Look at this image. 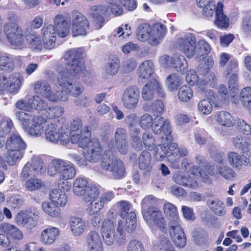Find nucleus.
I'll use <instances>...</instances> for the list:
<instances>
[{
  "mask_svg": "<svg viewBox=\"0 0 251 251\" xmlns=\"http://www.w3.org/2000/svg\"><path fill=\"white\" fill-rule=\"evenodd\" d=\"M83 52L81 49H73L65 53L64 58L67 63L65 69L58 67L57 83L62 88L58 90V97L66 96V101L69 95L77 97L84 91L83 86L77 83L74 79L79 78L88 74L82 60Z\"/></svg>",
  "mask_w": 251,
  "mask_h": 251,
  "instance_id": "1",
  "label": "nucleus"
},
{
  "mask_svg": "<svg viewBox=\"0 0 251 251\" xmlns=\"http://www.w3.org/2000/svg\"><path fill=\"white\" fill-rule=\"evenodd\" d=\"M115 222L114 220L105 219L102 223L101 234L104 243L108 246H111L116 242L118 246L126 244V236L125 230V223L121 219H118Z\"/></svg>",
  "mask_w": 251,
  "mask_h": 251,
  "instance_id": "2",
  "label": "nucleus"
},
{
  "mask_svg": "<svg viewBox=\"0 0 251 251\" xmlns=\"http://www.w3.org/2000/svg\"><path fill=\"white\" fill-rule=\"evenodd\" d=\"M108 148V149L102 155L101 167L103 170L110 172L113 178L122 179L125 176L126 173L124 163L115 156L112 151L115 150V148L112 145H109Z\"/></svg>",
  "mask_w": 251,
  "mask_h": 251,
  "instance_id": "3",
  "label": "nucleus"
},
{
  "mask_svg": "<svg viewBox=\"0 0 251 251\" xmlns=\"http://www.w3.org/2000/svg\"><path fill=\"white\" fill-rule=\"evenodd\" d=\"M141 127L144 129L151 127L152 132L157 135L164 134L166 140L170 139L172 129L170 121L162 117L158 116L153 120L152 116L148 114L142 115L139 121Z\"/></svg>",
  "mask_w": 251,
  "mask_h": 251,
  "instance_id": "4",
  "label": "nucleus"
},
{
  "mask_svg": "<svg viewBox=\"0 0 251 251\" xmlns=\"http://www.w3.org/2000/svg\"><path fill=\"white\" fill-rule=\"evenodd\" d=\"M83 132L86 133V137L78 140V146L86 148L84 156L87 160L92 163L97 162L100 157L102 158V147L97 139H89L91 132L88 127H85Z\"/></svg>",
  "mask_w": 251,
  "mask_h": 251,
  "instance_id": "5",
  "label": "nucleus"
},
{
  "mask_svg": "<svg viewBox=\"0 0 251 251\" xmlns=\"http://www.w3.org/2000/svg\"><path fill=\"white\" fill-rule=\"evenodd\" d=\"M45 134L46 140L52 143L64 145L69 143L70 140V134L68 131L63 129H59L52 123H46Z\"/></svg>",
  "mask_w": 251,
  "mask_h": 251,
  "instance_id": "6",
  "label": "nucleus"
},
{
  "mask_svg": "<svg viewBox=\"0 0 251 251\" xmlns=\"http://www.w3.org/2000/svg\"><path fill=\"white\" fill-rule=\"evenodd\" d=\"M143 216L152 228L158 227L162 232H167V225L162 212L156 207H150L143 212Z\"/></svg>",
  "mask_w": 251,
  "mask_h": 251,
  "instance_id": "7",
  "label": "nucleus"
},
{
  "mask_svg": "<svg viewBox=\"0 0 251 251\" xmlns=\"http://www.w3.org/2000/svg\"><path fill=\"white\" fill-rule=\"evenodd\" d=\"M176 47L187 57H192L197 49V40L194 34L187 33L178 37L176 41Z\"/></svg>",
  "mask_w": 251,
  "mask_h": 251,
  "instance_id": "8",
  "label": "nucleus"
},
{
  "mask_svg": "<svg viewBox=\"0 0 251 251\" xmlns=\"http://www.w3.org/2000/svg\"><path fill=\"white\" fill-rule=\"evenodd\" d=\"M23 81V76L20 73H15L8 76H3L0 78V90H5L10 93H17Z\"/></svg>",
  "mask_w": 251,
  "mask_h": 251,
  "instance_id": "9",
  "label": "nucleus"
},
{
  "mask_svg": "<svg viewBox=\"0 0 251 251\" xmlns=\"http://www.w3.org/2000/svg\"><path fill=\"white\" fill-rule=\"evenodd\" d=\"M89 29L87 19L81 13L74 11L72 13V32L73 36H85Z\"/></svg>",
  "mask_w": 251,
  "mask_h": 251,
  "instance_id": "10",
  "label": "nucleus"
},
{
  "mask_svg": "<svg viewBox=\"0 0 251 251\" xmlns=\"http://www.w3.org/2000/svg\"><path fill=\"white\" fill-rule=\"evenodd\" d=\"M34 90L36 94L50 101L57 102L59 100H65L66 98L65 96L58 97V90H52L50 86L46 80H40L36 81L34 84Z\"/></svg>",
  "mask_w": 251,
  "mask_h": 251,
  "instance_id": "11",
  "label": "nucleus"
},
{
  "mask_svg": "<svg viewBox=\"0 0 251 251\" xmlns=\"http://www.w3.org/2000/svg\"><path fill=\"white\" fill-rule=\"evenodd\" d=\"M4 31L10 44L16 46L23 45L24 39L23 31L21 27L13 23L4 25Z\"/></svg>",
  "mask_w": 251,
  "mask_h": 251,
  "instance_id": "12",
  "label": "nucleus"
},
{
  "mask_svg": "<svg viewBox=\"0 0 251 251\" xmlns=\"http://www.w3.org/2000/svg\"><path fill=\"white\" fill-rule=\"evenodd\" d=\"M40 213L38 211H25L19 212L16 216V221L18 225L26 228L32 229L38 224Z\"/></svg>",
  "mask_w": 251,
  "mask_h": 251,
  "instance_id": "13",
  "label": "nucleus"
},
{
  "mask_svg": "<svg viewBox=\"0 0 251 251\" xmlns=\"http://www.w3.org/2000/svg\"><path fill=\"white\" fill-rule=\"evenodd\" d=\"M169 226L170 236L175 246L180 249L184 248L186 244V236L179 222H170Z\"/></svg>",
  "mask_w": 251,
  "mask_h": 251,
  "instance_id": "14",
  "label": "nucleus"
},
{
  "mask_svg": "<svg viewBox=\"0 0 251 251\" xmlns=\"http://www.w3.org/2000/svg\"><path fill=\"white\" fill-rule=\"evenodd\" d=\"M197 179L204 182L210 183L208 175L204 172H202L199 167L194 166L191 169L190 174L186 175V179L184 187L197 189L199 186Z\"/></svg>",
  "mask_w": 251,
  "mask_h": 251,
  "instance_id": "15",
  "label": "nucleus"
},
{
  "mask_svg": "<svg viewBox=\"0 0 251 251\" xmlns=\"http://www.w3.org/2000/svg\"><path fill=\"white\" fill-rule=\"evenodd\" d=\"M139 90L134 85L128 87L122 95V101L124 106L129 109L135 108L138 103Z\"/></svg>",
  "mask_w": 251,
  "mask_h": 251,
  "instance_id": "16",
  "label": "nucleus"
},
{
  "mask_svg": "<svg viewBox=\"0 0 251 251\" xmlns=\"http://www.w3.org/2000/svg\"><path fill=\"white\" fill-rule=\"evenodd\" d=\"M70 18L67 15L57 14L53 19V26L57 35L64 38L70 33Z\"/></svg>",
  "mask_w": 251,
  "mask_h": 251,
  "instance_id": "17",
  "label": "nucleus"
},
{
  "mask_svg": "<svg viewBox=\"0 0 251 251\" xmlns=\"http://www.w3.org/2000/svg\"><path fill=\"white\" fill-rule=\"evenodd\" d=\"M169 150L172 151V154L169 155V162L171 167L177 169L179 167V161L180 157L187 156L188 154V150L184 147L178 148V145L173 142L169 144Z\"/></svg>",
  "mask_w": 251,
  "mask_h": 251,
  "instance_id": "18",
  "label": "nucleus"
},
{
  "mask_svg": "<svg viewBox=\"0 0 251 251\" xmlns=\"http://www.w3.org/2000/svg\"><path fill=\"white\" fill-rule=\"evenodd\" d=\"M156 91L160 97L164 96V92L159 83L156 79H152L143 87L141 94L142 97L146 100H150L153 98Z\"/></svg>",
  "mask_w": 251,
  "mask_h": 251,
  "instance_id": "19",
  "label": "nucleus"
},
{
  "mask_svg": "<svg viewBox=\"0 0 251 251\" xmlns=\"http://www.w3.org/2000/svg\"><path fill=\"white\" fill-rule=\"evenodd\" d=\"M160 135L161 143L156 147L154 156L158 161H161L166 157L169 161V155L172 154V151L169 150V144L168 145V144L172 140V137L170 136V139L168 140L166 139L164 134H161Z\"/></svg>",
  "mask_w": 251,
  "mask_h": 251,
  "instance_id": "20",
  "label": "nucleus"
},
{
  "mask_svg": "<svg viewBox=\"0 0 251 251\" xmlns=\"http://www.w3.org/2000/svg\"><path fill=\"white\" fill-rule=\"evenodd\" d=\"M106 11V7L102 5H93L89 8L95 28L99 29L103 25L105 19L102 16Z\"/></svg>",
  "mask_w": 251,
  "mask_h": 251,
  "instance_id": "21",
  "label": "nucleus"
},
{
  "mask_svg": "<svg viewBox=\"0 0 251 251\" xmlns=\"http://www.w3.org/2000/svg\"><path fill=\"white\" fill-rule=\"evenodd\" d=\"M42 101V98L40 96L35 95L29 98L27 101L24 100L17 101L15 106L22 110H28L30 109L38 110V109L41 108Z\"/></svg>",
  "mask_w": 251,
  "mask_h": 251,
  "instance_id": "22",
  "label": "nucleus"
},
{
  "mask_svg": "<svg viewBox=\"0 0 251 251\" xmlns=\"http://www.w3.org/2000/svg\"><path fill=\"white\" fill-rule=\"evenodd\" d=\"M86 243L88 251H103L100 236L96 231H90L88 233Z\"/></svg>",
  "mask_w": 251,
  "mask_h": 251,
  "instance_id": "23",
  "label": "nucleus"
},
{
  "mask_svg": "<svg viewBox=\"0 0 251 251\" xmlns=\"http://www.w3.org/2000/svg\"><path fill=\"white\" fill-rule=\"evenodd\" d=\"M166 31L165 25L159 23L154 24L147 40L148 43L151 46L157 45L164 37Z\"/></svg>",
  "mask_w": 251,
  "mask_h": 251,
  "instance_id": "24",
  "label": "nucleus"
},
{
  "mask_svg": "<svg viewBox=\"0 0 251 251\" xmlns=\"http://www.w3.org/2000/svg\"><path fill=\"white\" fill-rule=\"evenodd\" d=\"M25 35L30 49L37 52L42 50L43 44L40 36L35 30L26 29L25 32Z\"/></svg>",
  "mask_w": 251,
  "mask_h": 251,
  "instance_id": "25",
  "label": "nucleus"
},
{
  "mask_svg": "<svg viewBox=\"0 0 251 251\" xmlns=\"http://www.w3.org/2000/svg\"><path fill=\"white\" fill-rule=\"evenodd\" d=\"M42 107L38 109V111H41L49 119H53L60 117L63 113V108L58 105H49L48 102L42 98Z\"/></svg>",
  "mask_w": 251,
  "mask_h": 251,
  "instance_id": "26",
  "label": "nucleus"
},
{
  "mask_svg": "<svg viewBox=\"0 0 251 251\" xmlns=\"http://www.w3.org/2000/svg\"><path fill=\"white\" fill-rule=\"evenodd\" d=\"M69 224L71 232L75 236L82 235L88 226L87 223L84 219L75 216L70 218Z\"/></svg>",
  "mask_w": 251,
  "mask_h": 251,
  "instance_id": "27",
  "label": "nucleus"
},
{
  "mask_svg": "<svg viewBox=\"0 0 251 251\" xmlns=\"http://www.w3.org/2000/svg\"><path fill=\"white\" fill-rule=\"evenodd\" d=\"M55 165L57 169L60 168V176L63 180L71 179L76 175V170L72 163L61 160L55 162Z\"/></svg>",
  "mask_w": 251,
  "mask_h": 251,
  "instance_id": "28",
  "label": "nucleus"
},
{
  "mask_svg": "<svg viewBox=\"0 0 251 251\" xmlns=\"http://www.w3.org/2000/svg\"><path fill=\"white\" fill-rule=\"evenodd\" d=\"M227 159L229 164L233 168L241 169L245 165H251L248 157L244 154H241L235 151H230L227 153Z\"/></svg>",
  "mask_w": 251,
  "mask_h": 251,
  "instance_id": "29",
  "label": "nucleus"
},
{
  "mask_svg": "<svg viewBox=\"0 0 251 251\" xmlns=\"http://www.w3.org/2000/svg\"><path fill=\"white\" fill-rule=\"evenodd\" d=\"M26 147V144L17 133L11 134L8 137L5 142L6 150H20L21 151H25Z\"/></svg>",
  "mask_w": 251,
  "mask_h": 251,
  "instance_id": "30",
  "label": "nucleus"
},
{
  "mask_svg": "<svg viewBox=\"0 0 251 251\" xmlns=\"http://www.w3.org/2000/svg\"><path fill=\"white\" fill-rule=\"evenodd\" d=\"M82 127V123L79 119L74 120L71 123L70 132L72 136L70 137V140L73 143L76 142L78 143L79 139L86 137V133L83 132L85 127H88L90 130L88 126H84L83 129H81Z\"/></svg>",
  "mask_w": 251,
  "mask_h": 251,
  "instance_id": "31",
  "label": "nucleus"
},
{
  "mask_svg": "<svg viewBox=\"0 0 251 251\" xmlns=\"http://www.w3.org/2000/svg\"><path fill=\"white\" fill-rule=\"evenodd\" d=\"M0 232L8 238L20 240L23 237L22 231L15 226L9 223H3L0 225Z\"/></svg>",
  "mask_w": 251,
  "mask_h": 251,
  "instance_id": "32",
  "label": "nucleus"
},
{
  "mask_svg": "<svg viewBox=\"0 0 251 251\" xmlns=\"http://www.w3.org/2000/svg\"><path fill=\"white\" fill-rule=\"evenodd\" d=\"M232 141L233 145L240 150L245 156L248 157L249 162L251 163V143L245 140L240 135L233 137Z\"/></svg>",
  "mask_w": 251,
  "mask_h": 251,
  "instance_id": "33",
  "label": "nucleus"
},
{
  "mask_svg": "<svg viewBox=\"0 0 251 251\" xmlns=\"http://www.w3.org/2000/svg\"><path fill=\"white\" fill-rule=\"evenodd\" d=\"M138 166L140 169L143 171L144 177H149L152 169L151 155L149 152L146 151L141 152L139 157Z\"/></svg>",
  "mask_w": 251,
  "mask_h": 251,
  "instance_id": "34",
  "label": "nucleus"
},
{
  "mask_svg": "<svg viewBox=\"0 0 251 251\" xmlns=\"http://www.w3.org/2000/svg\"><path fill=\"white\" fill-rule=\"evenodd\" d=\"M59 235L60 230L58 228L49 226L42 232L41 240L45 245H51L59 237Z\"/></svg>",
  "mask_w": 251,
  "mask_h": 251,
  "instance_id": "35",
  "label": "nucleus"
},
{
  "mask_svg": "<svg viewBox=\"0 0 251 251\" xmlns=\"http://www.w3.org/2000/svg\"><path fill=\"white\" fill-rule=\"evenodd\" d=\"M46 123L44 118L39 116L35 117L31 126L28 129V134L33 137L40 136L44 132Z\"/></svg>",
  "mask_w": 251,
  "mask_h": 251,
  "instance_id": "36",
  "label": "nucleus"
},
{
  "mask_svg": "<svg viewBox=\"0 0 251 251\" xmlns=\"http://www.w3.org/2000/svg\"><path fill=\"white\" fill-rule=\"evenodd\" d=\"M171 67L182 74L186 73L188 69L187 61L185 57L179 53L174 54L171 57Z\"/></svg>",
  "mask_w": 251,
  "mask_h": 251,
  "instance_id": "37",
  "label": "nucleus"
},
{
  "mask_svg": "<svg viewBox=\"0 0 251 251\" xmlns=\"http://www.w3.org/2000/svg\"><path fill=\"white\" fill-rule=\"evenodd\" d=\"M223 4L218 2L216 6L215 19L214 23L218 28H226L229 25V19L223 13Z\"/></svg>",
  "mask_w": 251,
  "mask_h": 251,
  "instance_id": "38",
  "label": "nucleus"
},
{
  "mask_svg": "<svg viewBox=\"0 0 251 251\" xmlns=\"http://www.w3.org/2000/svg\"><path fill=\"white\" fill-rule=\"evenodd\" d=\"M25 151L20 150H7L5 160L10 166L16 165L23 158Z\"/></svg>",
  "mask_w": 251,
  "mask_h": 251,
  "instance_id": "39",
  "label": "nucleus"
},
{
  "mask_svg": "<svg viewBox=\"0 0 251 251\" xmlns=\"http://www.w3.org/2000/svg\"><path fill=\"white\" fill-rule=\"evenodd\" d=\"M153 73V64L150 60L142 62L139 66L137 74L140 79L149 78Z\"/></svg>",
  "mask_w": 251,
  "mask_h": 251,
  "instance_id": "40",
  "label": "nucleus"
},
{
  "mask_svg": "<svg viewBox=\"0 0 251 251\" xmlns=\"http://www.w3.org/2000/svg\"><path fill=\"white\" fill-rule=\"evenodd\" d=\"M50 201L60 206H64L68 201V198L64 192L59 189H53L50 193Z\"/></svg>",
  "mask_w": 251,
  "mask_h": 251,
  "instance_id": "41",
  "label": "nucleus"
},
{
  "mask_svg": "<svg viewBox=\"0 0 251 251\" xmlns=\"http://www.w3.org/2000/svg\"><path fill=\"white\" fill-rule=\"evenodd\" d=\"M213 98H214V95L210 98L203 99L199 101L198 110L201 114L208 115L212 112L214 104Z\"/></svg>",
  "mask_w": 251,
  "mask_h": 251,
  "instance_id": "42",
  "label": "nucleus"
},
{
  "mask_svg": "<svg viewBox=\"0 0 251 251\" xmlns=\"http://www.w3.org/2000/svg\"><path fill=\"white\" fill-rule=\"evenodd\" d=\"M42 208L46 214L51 217L58 218L61 216L60 208L52 201L43 202L42 204Z\"/></svg>",
  "mask_w": 251,
  "mask_h": 251,
  "instance_id": "43",
  "label": "nucleus"
},
{
  "mask_svg": "<svg viewBox=\"0 0 251 251\" xmlns=\"http://www.w3.org/2000/svg\"><path fill=\"white\" fill-rule=\"evenodd\" d=\"M216 122L222 126L231 127L234 124V119L231 115L225 111H221L215 115Z\"/></svg>",
  "mask_w": 251,
  "mask_h": 251,
  "instance_id": "44",
  "label": "nucleus"
},
{
  "mask_svg": "<svg viewBox=\"0 0 251 251\" xmlns=\"http://www.w3.org/2000/svg\"><path fill=\"white\" fill-rule=\"evenodd\" d=\"M154 251H176L175 248L169 239L161 236L154 246Z\"/></svg>",
  "mask_w": 251,
  "mask_h": 251,
  "instance_id": "45",
  "label": "nucleus"
},
{
  "mask_svg": "<svg viewBox=\"0 0 251 251\" xmlns=\"http://www.w3.org/2000/svg\"><path fill=\"white\" fill-rule=\"evenodd\" d=\"M208 206L213 213L218 216L224 217L226 214L224 202L217 199L210 201Z\"/></svg>",
  "mask_w": 251,
  "mask_h": 251,
  "instance_id": "46",
  "label": "nucleus"
},
{
  "mask_svg": "<svg viewBox=\"0 0 251 251\" xmlns=\"http://www.w3.org/2000/svg\"><path fill=\"white\" fill-rule=\"evenodd\" d=\"M89 186L88 180L84 177H77L73 184V192L75 195L81 196Z\"/></svg>",
  "mask_w": 251,
  "mask_h": 251,
  "instance_id": "47",
  "label": "nucleus"
},
{
  "mask_svg": "<svg viewBox=\"0 0 251 251\" xmlns=\"http://www.w3.org/2000/svg\"><path fill=\"white\" fill-rule=\"evenodd\" d=\"M164 211L166 216L170 219V222L177 221L180 223L177 207L174 204L170 202L165 203Z\"/></svg>",
  "mask_w": 251,
  "mask_h": 251,
  "instance_id": "48",
  "label": "nucleus"
},
{
  "mask_svg": "<svg viewBox=\"0 0 251 251\" xmlns=\"http://www.w3.org/2000/svg\"><path fill=\"white\" fill-rule=\"evenodd\" d=\"M128 128L132 146L135 148L140 149L142 144L140 137V128L137 126H131Z\"/></svg>",
  "mask_w": 251,
  "mask_h": 251,
  "instance_id": "49",
  "label": "nucleus"
},
{
  "mask_svg": "<svg viewBox=\"0 0 251 251\" xmlns=\"http://www.w3.org/2000/svg\"><path fill=\"white\" fill-rule=\"evenodd\" d=\"M152 27L149 24L143 23L140 25L137 29V37L139 41L145 42L148 40Z\"/></svg>",
  "mask_w": 251,
  "mask_h": 251,
  "instance_id": "50",
  "label": "nucleus"
},
{
  "mask_svg": "<svg viewBox=\"0 0 251 251\" xmlns=\"http://www.w3.org/2000/svg\"><path fill=\"white\" fill-rule=\"evenodd\" d=\"M240 100L244 107L251 113V87L244 88L240 94Z\"/></svg>",
  "mask_w": 251,
  "mask_h": 251,
  "instance_id": "51",
  "label": "nucleus"
},
{
  "mask_svg": "<svg viewBox=\"0 0 251 251\" xmlns=\"http://www.w3.org/2000/svg\"><path fill=\"white\" fill-rule=\"evenodd\" d=\"M115 207L117 209L119 215L123 218L126 216L127 217V215L132 208L131 203L126 201H121L117 202L115 205Z\"/></svg>",
  "mask_w": 251,
  "mask_h": 251,
  "instance_id": "52",
  "label": "nucleus"
},
{
  "mask_svg": "<svg viewBox=\"0 0 251 251\" xmlns=\"http://www.w3.org/2000/svg\"><path fill=\"white\" fill-rule=\"evenodd\" d=\"M14 68V58L11 55L0 56V70L12 71Z\"/></svg>",
  "mask_w": 251,
  "mask_h": 251,
  "instance_id": "53",
  "label": "nucleus"
},
{
  "mask_svg": "<svg viewBox=\"0 0 251 251\" xmlns=\"http://www.w3.org/2000/svg\"><path fill=\"white\" fill-rule=\"evenodd\" d=\"M102 200L99 197L95 199L89 204L87 208V212L89 215H93L99 212L104 206Z\"/></svg>",
  "mask_w": 251,
  "mask_h": 251,
  "instance_id": "54",
  "label": "nucleus"
},
{
  "mask_svg": "<svg viewBox=\"0 0 251 251\" xmlns=\"http://www.w3.org/2000/svg\"><path fill=\"white\" fill-rule=\"evenodd\" d=\"M166 83L170 91H176L180 85L181 79L177 75L172 74L167 77Z\"/></svg>",
  "mask_w": 251,
  "mask_h": 251,
  "instance_id": "55",
  "label": "nucleus"
},
{
  "mask_svg": "<svg viewBox=\"0 0 251 251\" xmlns=\"http://www.w3.org/2000/svg\"><path fill=\"white\" fill-rule=\"evenodd\" d=\"M193 91L190 86L183 85L178 91L179 99L183 102L188 101L193 97Z\"/></svg>",
  "mask_w": 251,
  "mask_h": 251,
  "instance_id": "56",
  "label": "nucleus"
},
{
  "mask_svg": "<svg viewBox=\"0 0 251 251\" xmlns=\"http://www.w3.org/2000/svg\"><path fill=\"white\" fill-rule=\"evenodd\" d=\"M100 194L99 189L95 186H89L84 194L82 195L83 200L86 202H89L95 199Z\"/></svg>",
  "mask_w": 251,
  "mask_h": 251,
  "instance_id": "57",
  "label": "nucleus"
},
{
  "mask_svg": "<svg viewBox=\"0 0 251 251\" xmlns=\"http://www.w3.org/2000/svg\"><path fill=\"white\" fill-rule=\"evenodd\" d=\"M126 229L128 233H132L136 227V217L135 213L133 211L129 212L126 217Z\"/></svg>",
  "mask_w": 251,
  "mask_h": 251,
  "instance_id": "58",
  "label": "nucleus"
},
{
  "mask_svg": "<svg viewBox=\"0 0 251 251\" xmlns=\"http://www.w3.org/2000/svg\"><path fill=\"white\" fill-rule=\"evenodd\" d=\"M32 167L37 175L44 174L46 171V167L42 159L37 156H34L30 160Z\"/></svg>",
  "mask_w": 251,
  "mask_h": 251,
  "instance_id": "59",
  "label": "nucleus"
},
{
  "mask_svg": "<svg viewBox=\"0 0 251 251\" xmlns=\"http://www.w3.org/2000/svg\"><path fill=\"white\" fill-rule=\"evenodd\" d=\"M119 60L116 57L110 59L105 68L106 73L111 75H115L119 70Z\"/></svg>",
  "mask_w": 251,
  "mask_h": 251,
  "instance_id": "60",
  "label": "nucleus"
},
{
  "mask_svg": "<svg viewBox=\"0 0 251 251\" xmlns=\"http://www.w3.org/2000/svg\"><path fill=\"white\" fill-rule=\"evenodd\" d=\"M43 185L44 183L41 179L32 178L25 182V187L26 190L33 191L41 188Z\"/></svg>",
  "mask_w": 251,
  "mask_h": 251,
  "instance_id": "61",
  "label": "nucleus"
},
{
  "mask_svg": "<svg viewBox=\"0 0 251 251\" xmlns=\"http://www.w3.org/2000/svg\"><path fill=\"white\" fill-rule=\"evenodd\" d=\"M13 124L9 118H4L0 122V135L4 136L11 131Z\"/></svg>",
  "mask_w": 251,
  "mask_h": 251,
  "instance_id": "62",
  "label": "nucleus"
},
{
  "mask_svg": "<svg viewBox=\"0 0 251 251\" xmlns=\"http://www.w3.org/2000/svg\"><path fill=\"white\" fill-rule=\"evenodd\" d=\"M15 115L17 119L24 125L28 124L31 120L33 122V119L38 117L24 111H17Z\"/></svg>",
  "mask_w": 251,
  "mask_h": 251,
  "instance_id": "63",
  "label": "nucleus"
},
{
  "mask_svg": "<svg viewBox=\"0 0 251 251\" xmlns=\"http://www.w3.org/2000/svg\"><path fill=\"white\" fill-rule=\"evenodd\" d=\"M194 241L198 245H202L205 244L208 240L207 233L202 230H199L196 231L193 236Z\"/></svg>",
  "mask_w": 251,
  "mask_h": 251,
  "instance_id": "64",
  "label": "nucleus"
}]
</instances>
